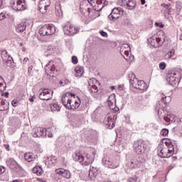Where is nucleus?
Masks as SVG:
<instances>
[{
  "mask_svg": "<svg viewBox=\"0 0 182 182\" xmlns=\"http://www.w3.org/2000/svg\"><path fill=\"white\" fill-rule=\"evenodd\" d=\"M164 144H166L167 148H161V146L158 149V156L161 157V159H168L174 154V145L171 143L170 139H167Z\"/></svg>",
  "mask_w": 182,
  "mask_h": 182,
  "instance_id": "1",
  "label": "nucleus"
},
{
  "mask_svg": "<svg viewBox=\"0 0 182 182\" xmlns=\"http://www.w3.org/2000/svg\"><path fill=\"white\" fill-rule=\"evenodd\" d=\"M56 32V27L53 24H46L41 26L38 31L41 36H46V35H53Z\"/></svg>",
  "mask_w": 182,
  "mask_h": 182,
  "instance_id": "2",
  "label": "nucleus"
},
{
  "mask_svg": "<svg viewBox=\"0 0 182 182\" xmlns=\"http://www.w3.org/2000/svg\"><path fill=\"white\" fill-rule=\"evenodd\" d=\"M102 161L105 167L112 169L117 168L120 164L119 159H112L111 158L104 157Z\"/></svg>",
  "mask_w": 182,
  "mask_h": 182,
  "instance_id": "3",
  "label": "nucleus"
},
{
  "mask_svg": "<svg viewBox=\"0 0 182 182\" xmlns=\"http://www.w3.org/2000/svg\"><path fill=\"white\" fill-rule=\"evenodd\" d=\"M133 149L134 151L136 154H144V153L146 151V144L144 143V141L139 139L137 141H135L133 144Z\"/></svg>",
  "mask_w": 182,
  "mask_h": 182,
  "instance_id": "4",
  "label": "nucleus"
},
{
  "mask_svg": "<svg viewBox=\"0 0 182 182\" xmlns=\"http://www.w3.org/2000/svg\"><path fill=\"white\" fill-rule=\"evenodd\" d=\"M73 157L75 161H78L80 164H84L85 166H88V164L93 163V158H89V156L85 157L80 154L75 153Z\"/></svg>",
  "mask_w": 182,
  "mask_h": 182,
  "instance_id": "5",
  "label": "nucleus"
},
{
  "mask_svg": "<svg viewBox=\"0 0 182 182\" xmlns=\"http://www.w3.org/2000/svg\"><path fill=\"white\" fill-rule=\"evenodd\" d=\"M11 6L14 11H25L26 10V4H25V1H23L22 0H18L15 3V0L11 1Z\"/></svg>",
  "mask_w": 182,
  "mask_h": 182,
  "instance_id": "6",
  "label": "nucleus"
},
{
  "mask_svg": "<svg viewBox=\"0 0 182 182\" xmlns=\"http://www.w3.org/2000/svg\"><path fill=\"white\" fill-rule=\"evenodd\" d=\"M176 76L177 73L173 71V70H168L166 74V82H168L171 86H176V84L177 83Z\"/></svg>",
  "mask_w": 182,
  "mask_h": 182,
  "instance_id": "7",
  "label": "nucleus"
},
{
  "mask_svg": "<svg viewBox=\"0 0 182 182\" xmlns=\"http://www.w3.org/2000/svg\"><path fill=\"white\" fill-rule=\"evenodd\" d=\"M131 85L134 89H137L138 90H146L147 89V84L143 80H139L137 78L131 80Z\"/></svg>",
  "mask_w": 182,
  "mask_h": 182,
  "instance_id": "8",
  "label": "nucleus"
},
{
  "mask_svg": "<svg viewBox=\"0 0 182 182\" xmlns=\"http://www.w3.org/2000/svg\"><path fill=\"white\" fill-rule=\"evenodd\" d=\"M55 173L58 174V176L63 177V178H66V180H70V178H72V173L68 169L58 168L55 169Z\"/></svg>",
  "mask_w": 182,
  "mask_h": 182,
  "instance_id": "9",
  "label": "nucleus"
},
{
  "mask_svg": "<svg viewBox=\"0 0 182 182\" xmlns=\"http://www.w3.org/2000/svg\"><path fill=\"white\" fill-rule=\"evenodd\" d=\"M118 5L119 6H124L127 9H134L136 7V1L135 0H119Z\"/></svg>",
  "mask_w": 182,
  "mask_h": 182,
  "instance_id": "10",
  "label": "nucleus"
},
{
  "mask_svg": "<svg viewBox=\"0 0 182 182\" xmlns=\"http://www.w3.org/2000/svg\"><path fill=\"white\" fill-rule=\"evenodd\" d=\"M148 42L149 45L154 48H159V46H161L163 43H164V41H161V38L154 36L148 38Z\"/></svg>",
  "mask_w": 182,
  "mask_h": 182,
  "instance_id": "11",
  "label": "nucleus"
},
{
  "mask_svg": "<svg viewBox=\"0 0 182 182\" xmlns=\"http://www.w3.org/2000/svg\"><path fill=\"white\" fill-rule=\"evenodd\" d=\"M120 12H123V10H122V8L117 7L114 8L112 10L111 14L108 16V18L110 21H113V22L117 21L119 18H120Z\"/></svg>",
  "mask_w": 182,
  "mask_h": 182,
  "instance_id": "12",
  "label": "nucleus"
},
{
  "mask_svg": "<svg viewBox=\"0 0 182 182\" xmlns=\"http://www.w3.org/2000/svg\"><path fill=\"white\" fill-rule=\"evenodd\" d=\"M46 129L42 127H36L33 129L32 136L34 137H46L48 134Z\"/></svg>",
  "mask_w": 182,
  "mask_h": 182,
  "instance_id": "13",
  "label": "nucleus"
},
{
  "mask_svg": "<svg viewBox=\"0 0 182 182\" xmlns=\"http://www.w3.org/2000/svg\"><path fill=\"white\" fill-rule=\"evenodd\" d=\"M48 6H50V0H41L38 3V10L43 14H46Z\"/></svg>",
  "mask_w": 182,
  "mask_h": 182,
  "instance_id": "14",
  "label": "nucleus"
},
{
  "mask_svg": "<svg viewBox=\"0 0 182 182\" xmlns=\"http://www.w3.org/2000/svg\"><path fill=\"white\" fill-rule=\"evenodd\" d=\"M53 95V91L48 89H44L39 94L38 97L41 100H50L52 99V95Z\"/></svg>",
  "mask_w": 182,
  "mask_h": 182,
  "instance_id": "15",
  "label": "nucleus"
},
{
  "mask_svg": "<svg viewBox=\"0 0 182 182\" xmlns=\"http://www.w3.org/2000/svg\"><path fill=\"white\" fill-rule=\"evenodd\" d=\"M45 70L47 75H50L52 72H58L53 61L48 62V63L45 66Z\"/></svg>",
  "mask_w": 182,
  "mask_h": 182,
  "instance_id": "16",
  "label": "nucleus"
},
{
  "mask_svg": "<svg viewBox=\"0 0 182 182\" xmlns=\"http://www.w3.org/2000/svg\"><path fill=\"white\" fill-rule=\"evenodd\" d=\"M130 49V46H129L128 44H124L123 46L121 47L120 48V54L122 55V56L124 58V59H125V60L129 61V58H126L125 56H129V50H124V49ZM125 55V56H124Z\"/></svg>",
  "mask_w": 182,
  "mask_h": 182,
  "instance_id": "17",
  "label": "nucleus"
},
{
  "mask_svg": "<svg viewBox=\"0 0 182 182\" xmlns=\"http://www.w3.org/2000/svg\"><path fill=\"white\" fill-rule=\"evenodd\" d=\"M161 102H158L157 106L159 109H164V107L167 105V101L166 100L167 99V97L164 94H161Z\"/></svg>",
  "mask_w": 182,
  "mask_h": 182,
  "instance_id": "18",
  "label": "nucleus"
},
{
  "mask_svg": "<svg viewBox=\"0 0 182 182\" xmlns=\"http://www.w3.org/2000/svg\"><path fill=\"white\" fill-rule=\"evenodd\" d=\"M6 165L8 166V167H9V168H11V170H15V168H16V167H18V163L16 162L14 159L10 158L9 159H8L6 161Z\"/></svg>",
  "mask_w": 182,
  "mask_h": 182,
  "instance_id": "19",
  "label": "nucleus"
},
{
  "mask_svg": "<svg viewBox=\"0 0 182 182\" xmlns=\"http://www.w3.org/2000/svg\"><path fill=\"white\" fill-rule=\"evenodd\" d=\"M140 166H141V162H140L137 158H134L131 160L129 165L130 168H139Z\"/></svg>",
  "mask_w": 182,
  "mask_h": 182,
  "instance_id": "20",
  "label": "nucleus"
},
{
  "mask_svg": "<svg viewBox=\"0 0 182 182\" xmlns=\"http://www.w3.org/2000/svg\"><path fill=\"white\" fill-rule=\"evenodd\" d=\"M88 84H89L88 89L92 94L97 93V92H99V90L97 89V86L93 84L92 80H88Z\"/></svg>",
  "mask_w": 182,
  "mask_h": 182,
  "instance_id": "21",
  "label": "nucleus"
},
{
  "mask_svg": "<svg viewBox=\"0 0 182 182\" xmlns=\"http://www.w3.org/2000/svg\"><path fill=\"white\" fill-rule=\"evenodd\" d=\"M97 171H99V168L90 166L88 175L90 178L96 177V176H97Z\"/></svg>",
  "mask_w": 182,
  "mask_h": 182,
  "instance_id": "22",
  "label": "nucleus"
},
{
  "mask_svg": "<svg viewBox=\"0 0 182 182\" xmlns=\"http://www.w3.org/2000/svg\"><path fill=\"white\" fill-rule=\"evenodd\" d=\"M105 124L106 126H108V129H113L114 127V125L116 124V122L114 121H112V117H109L107 119H105Z\"/></svg>",
  "mask_w": 182,
  "mask_h": 182,
  "instance_id": "23",
  "label": "nucleus"
},
{
  "mask_svg": "<svg viewBox=\"0 0 182 182\" xmlns=\"http://www.w3.org/2000/svg\"><path fill=\"white\" fill-rule=\"evenodd\" d=\"M77 100L75 99V97L73 98V103H74V105H71V109L73 110H75V109H77L80 106V104L82 103V101L80 100V98L79 97H77Z\"/></svg>",
  "mask_w": 182,
  "mask_h": 182,
  "instance_id": "24",
  "label": "nucleus"
},
{
  "mask_svg": "<svg viewBox=\"0 0 182 182\" xmlns=\"http://www.w3.org/2000/svg\"><path fill=\"white\" fill-rule=\"evenodd\" d=\"M164 119L166 123H169V124H171V123H174V122H176V115L169 114L166 117H164Z\"/></svg>",
  "mask_w": 182,
  "mask_h": 182,
  "instance_id": "25",
  "label": "nucleus"
},
{
  "mask_svg": "<svg viewBox=\"0 0 182 182\" xmlns=\"http://www.w3.org/2000/svg\"><path fill=\"white\" fill-rule=\"evenodd\" d=\"M66 35H75V33H77L79 32V29L76 28L75 26L71 24V28H70V31H68V28H65Z\"/></svg>",
  "mask_w": 182,
  "mask_h": 182,
  "instance_id": "26",
  "label": "nucleus"
},
{
  "mask_svg": "<svg viewBox=\"0 0 182 182\" xmlns=\"http://www.w3.org/2000/svg\"><path fill=\"white\" fill-rule=\"evenodd\" d=\"M26 29V23L21 22L16 25V30L17 32H23Z\"/></svg>",
  "mask_w": 182,
  "mask_h": 182,
  "instance_id": "27",
  "label": "nucleus"
},
{
  "mask_svg": "<svg viewBox=\"0 0 182 182\" xmlns=\"http://www.w3.org/2000/svg\"><path fill=\"white\" fill-rule=\"evenodd\" d=\"M75 94L71 93V96L69 97V100L67 101L66 104L63 105L65 107H66V109H72V103L73 102V97H75Z\"/></svg>",
  "mask_w": 182,
  "mask_h": 182,
  "instance_id": "28",
  "label": "nucleus"
},
{
  "mask_svg": "<svg viewBox=\"0 0 182 182\" xmlns=\"http://www.w3.org/2000/svg\"><path fill=\"white\" fill-rule=\"evenodd\" d=\"M11 121L12 122V124L14 126H16V129H19V127L21 126V119H19L18 117H11Z\"/></svg>",
  "mask_w": 182,
  "mask_h": 182,
  "instance_id": "29",
  "label": "nucleus"
},
{
  "mask_svg": "<svg viewBox=\"0 0 182 182\" xmlns=\"http://www.w3.org/2000/svg\"><path fill=\"white\" fill-rule=\"evenodd\" d=\"M55 15L56 16H62V9H60V1H57L55 4Z\"/></svg>",
  "mask_w": 182,
  "mask_h": 182,
  "instance_id": "30",
  "label": "nucleus"
},
{
  "mask_svg": "<svg viewBox=\"0 0 182 182\" xmlns=\"http://www.w3.org/2000/svg\"><path fill=\"white\" fill-rule=\"evenodd\" d=\"M102 4H103V5L100 7V9H95L94 11L99 12V11H102V9L103 8V6H106L109 5V2L106 0H102ZM87 9L89 15H90L92 11H93V10H92V9H90V8H87Z\"/></svg>",
  "mask_w": 182,
  "mask_h": 182,
  "instance_id": "31",
  "label": "nucleus"
},
{
  "mask_svg": "<svg viewBox=\"0 0 182 182\" xmlns=\"http://www.w3.org/2000/svg\"><path fill=\"white\" fill-rule=\"evenodd\" d=\"M70 96H72V92H67L62 96L61 102L63 105L68 102Z\"/></svg>",
  "mask_w": 182,
  "mask_h": 182,
  "instance_id": "32",
  "label": "nucleus"
},
{
  "mask_svg": "<svg viewBox=\"0 0 182 182\" xmlns=\"http://www.w3.org/2000/svg\"><path fill=\"white\" fill-rule=\"evenodd\" d=\"M24 159L26 161H28V163H31V161H33V160L35 159V158L33 157V154L31 152L26 153L24 154Z\"/></svg>",
  "mask_w": 182,
  "mask_h": 182,
  "instance_id": "33",
  "label": "nucleus"
},
{
  "mask_svg": "<svg viewBox=\"0 0 182 182\" xmlns=\"http://www.w3.org/2000/svg\"><path fill=\"white\" fill-rule=\"evenodd\" d=\"M9 102H8L6 100H3L1 101V104H0V112H4V110H6V109H9Z\"/></svg>",
  "mask_w": 182,
  "mask_h": 182,
  "instance_id": "34",
  "label": "nucleus"
},
{
  "mask_svg": "<svg viewBox=\"0 0 182 182\" xmlns=\"http://www.w3.org/2000/svg\"><path fill=\"white\" fill-rule=\"evenodd\" d=\"M51 112H60V105L57 102L50 105Z\"/></svg>",
  "mask_w": 182,
  "mask_h": 182,
  "instance_id": "35",
  "label": "nucleus"
},
{
  "mask_svg": "<svg viewBox=\"0 0 182 182\" xmlns=\"http://www.w3.org/2000/svg\"><path fill=\"white\" fill-rule=\"evenodd\" d=\"M0 53L2 58V60H6L9 54H8V51L4 48H0Z\"/></svg>",
  "mask_w": 182,
  "mask_h": 182,
  "instance_id": "36",
  "label": "nucleus"
},
{
  "mask_svg": "<svg viewBox=\"0 0 182 182\" xmlns=\"http://www.w3.org/2000/svg\"><path fill=\"white\" fill-rule=\"evenodd\" d=\"M146 106H147V102L146 101L144 100H141L139 101V102L138 103V105H136V109L138 110H143L144 107H146Z\"/></svg>",
  "mask_w": 182,
  "mask_h": 182,
  "instance_id": "37",
  "label": "nucleus"
},
{
  "mask_svg": "<svg viewBox=\"0 0 182 182\" xmlns=\"http://www.w3.org/2000/svg\"><path fill=\"white\" fill-rule=\"evenodd\" d=\"M42 167L37 166L33 168V173L37 174V176H42Z\"/></svg>",
  "mask_w": 182,
  "mask_h": 182,
  "instance_id": "38",
  "label": "nucleus"
},
{
  "mask_svg": "<svg viewBox=\"0 0 182 182\" xmlns=\"http://www.w3.org/2000/svg\"><path fill=\"white\" fill-rule=\"evenodd\" d=\"M97 0H85L82 1V4H80V8H83L84 5L88 4V5H93L95 2L97 3Z\"/></svg>",
  "mask_w": 182,
  "mask_h": 182,
  "instance_id": "39",
  "label": "nucleus"
},
{
  "mask_svg": "<svg viewBox=\"0 0 182 182\" xmlns=\"http://www.w3.org/2000/svg\"><path fill=\"white\" fill-rule=\"evenodd\" d=\"M175 52L176 50L174 48L171 49V50L166 54L165 58L166 59H171V57L174 56Z\"/></svg>",
  "mask_w": 182,
  "mask_h": 182,
  "instance_id": "40",
  "label": "nucleus"
},
{
  "mask_svg": "<svg viewBox=\"0 0 182 182\" xmlns=\"http://www.w3.org/2000/svg\"><path fill=\"white\" fill-rule=\"evenodd\" d=\"M108 106L109 107H110V109H114L115 112H117L119 110V107H114V106H116V102L109 101Z\"/></svg>",
  "mask_w": 182,
  "mask_h": 182,
  "instance_id": "41",
  "label": "nucleus"
},
{
  "mask_svg": "<svg viewBox=\"0 0 182 182\" xmlns=\"http://www.w3.org/2000/svg\"><path fill=\"white\" fill-rule=\"evenodd\" d=\"M2 83H5V80H4V77L0 76V92H5V90H6V84H5V86L3 87V88H1Z\"/></svg>",
  "mask_w": 182,
  "mask_h": 182,
  "instance_id": "42",
  "label": "nucleus"
},
{
  "mask_svg": "<svg viewBox=\"0 0 182 182\" xmlns=\"http://www.w3.org/2000/svg\"><path fill=\"white\" fill-rule=\"evenodd\" d=\"M71 27H72V24L70 23H68L67 24H65L63 26V32H64L65 35H66V30H65V28H67L68 32H70Z\"/></svg>",
  "mask_w": 182,
  "mask_h": 182,
  "instance_id": "43",
  "label": "nucleus"
},
{
  "mask_svg": "<svg viewBox=\"0 0 182 182\" xmlns=\"http://www.w3.org/2000/svg\"><path fill=\"white\" fill-rule=\"evenodd\" d=\"M128 77L129 79V83L130 85H132V81L133 82V80H134L135 79H137L136 77V75H134V73H130L128 75Z\"/></svg>",
  "mask_w": 182,
  "mask_h": 182,
  "instance_id": "44",
  "label": "nucleus"
},
{
  "mask_svg": "<svg viewBox=\"0 0 182 182\" xmlns=\"http://www.w3.org/2000/svg\"><path fill=\"white\" fill-rule=\"evenodd\" d=\"M4 62H6L7 65H11L12 63V61L14 62V58L11 56V55H8L7 58L6 60H3Z\"/></svg>",
  "mask_w": 182,
  "mask_h": 182,
  "instance_id": "45",
  "label": "nucleus"
},
{
  "mask_svg": "<svg viewBox=\"0 0 182 182\" xmlns=\"http://www.w3.org/2000/svg\"><path fill=\"white\" fill-rule=\"evenodd\" d=\"M81 106H82L83 109H89V107L90 106V103H89V100L82 102Z\"/></svg>",
  "mask_w": 182,
  "mask_h": 182,
  "instance_id": "46",
  "label": "nucleus"
},
{
  "mask_svg": "<svg viewBox=\"0 0 182 182\" xmlns=\"http://www.w3.org/2000/svg\"><path fill=\"white\" fill-rule=\"evenodd\" d=\"M107 102H116V95H110L107 98Z\"/></svg>",
  "mask_w": 182,
  "mask_h": 182,
  "instance_id": "47",
  "label": "nucleus"
},
{
  "mask_svg": "<svg viewBox=\"0 0 182 182\" xmlns=\"http://www.w3.org/2000/svg\"><path fill=\"white\" fill-rule=\"evenodd\" d=\"M161 136H163L164 137H166V136L168 135V129H163L160 132Z\"/></svg>",
  "mask_w": 182,
  "mask_h": 182,
  "instance_id": "48",
  "label": "nucleus"
},
{
  "mask_svg": "<svg viewBox=\"0 0 182 182\" xmlns=\"http://www.w3.org/2000/svg\"><path fill=\"white\" fill-rule=\"evenodd\" d=\"M35 70L33 69V65H31L28 67V74L30 75V76H32V75H33V71Z\"/></svg>",
  "mask_w": 182,
  "mask_h": 182,
  "instance_id": "49",
  "label": "nucleus"
},
{
  "mask_svg": "<svg viewBox=\"0 0 182 182\" xmlns=\"http://www.w3.org/2000/svg\"><path fill=\"white\" fill-rule=\"evenodd\" d=\"M77 62H79V60H77V57L73 55L72 57V63L74 64V65H77Z\"/></svg>",
  "mask_w": 182,
  "mask_h": 182,
  "instance_id": "50",
  "label": "nucleus"
},
{
  "mask_svg": "<svg viewBox=\"0 0 182 182\" xmlns=\"http://www.w3.org/2000/svg\"><path fill=\"white\" fill-rule=\"evenodd\" d=\"M159 69H161V70H164V69H166V63L161 62L159 63Z\"/></svg>",
  "mask_w": 182,
  "mask_h": 182,
  "instance_id": "51",
  "label": "nucleus"
},
{
  "mask_svg": "<svg viewBox=\"0 0 182 182\" xmlns=\"http://www.w3.org/2000/svg\"><path fill=\"white\" fill-rule=\"evenodd\" d=\"M137 181V177L136 176H132L131 178H128L127 182H136Z\"/></svg>",
  "mask_w": 182,
  "mask_h": 182,
  "instance_id": "52",
  "label": "nucleus"
},
{
  "mask_svg": "<svg viewBox=\"0 0 182 182\" xmlns=\"http://www.w3.org/2000/svg\"><path fill=\"white\" fill-rule=\"evenodd\" d=\"M75 70L76 73H77L78 75L82 74L83 72V70L82 68H80V67L75 68Z\"/></svg>",
  "mask_w": 182,
  "mask_h": 182,
  "instance_id": "53",
  "label": "nucleus"
},
{
  "mask_svg": "<svg viewBox=\"0 0 182 182\" xmlns=\"http://www.w3.org/2000/svg\"><path fill=\"white\" fill-rule=\"evenodd\" d=\"M161 6H163V8H165V9L169 10L170 9V6H171V4H166L164 3H162L161 4Z\"/></svg>",
  "mask_w": 182,
  "mask_h": 182,
  "instance_id": "54",
  "label": "nucleus"
},
{
  "mask_svg": "<svg viewBox=\"0 0 182 182\" xmlns=\"http://www.w3.org/2000/svg\"><path fill=\"white\" fill-rule=\"evenodd\" d=\"M48 161L51 163V164H55L56 163V159L53 158V159H47Z\"/></svg>",
  "mask_w": 182,
  "mask_h": 182,
  "instance_id": "55",
  "label": "nucleus"
},
{
  "mask_svg": "<svg viewBox=\"0 0 182 182\" xmlns=\"http://www.w3.org/2000/svg\"><path fill=\"white\" fill-rule=\"evenodd\" d=\"M100 33L101 36H104L105 38H107V33H106V31H100Z\"/></svg>",
  "mask_w": 182,
  "mask_h": 182,
  "instance_id": "56",
  "label": "nucleus"
},
{
  "mask_svg": "<svg viewBox=\"0 0 182 182\" xmlns=\"http://www.w3.org/2000/svg\"><path fill=\"white\" fill-rule=\"evenodd\" d=\"M155 26H159V28H163L164 26V24H163L162 23L156 22Z\"/></svg>",
  "mask_w": 182,
  "mask_h": 182,
  "instance_id": "57",
  "label": "nucleus"
},
{
  "mask_svg": "<svg viewBox=\"0 0 182 182\" xmlns=\"http://www.w3.org/2000/svg\"><path fill=\"white\" fill-rule=\"evenodd\" d=\"M5 167L0 166V176L1 174H4V172L5 171Z\"/></svg>",
  "mask_w": 182,
  "mask_h": 182,
  "instance_id": "58",
  "label": "nucleus"
},
{
  "mask_svg": "<svg viewBox=\"0 0 182 182\" xmlns=\"http://www.w3.org/2000/svg\"><path fill=\"white\" fill-rule=\"evenodd\" d=\"M11 105L12 106H14V107H16V106H18V102H16V100H13L11 102Z\"/></svg>",
  "mask_w": 182,
  "mask_h": 182,
  "instance_id": "59",
  "label": "nucleus"
},
{
  "mask_svg": "<svg viewBox=\"0 0 182 182\" xmlns=\"http://www.w3.org/2000/svg\"><path fill=\"white\" fill-rule=\"evenodd\" d=\"M46 50H48V51H52V50H53V48L52 47V46H47L46 47Z\"/></svg>",
  "mask_w": 182,
  "mask_h": 182,
  "instance_id": "60",
  "label": "nucleus"
},
{
  "mask_svg": "<svg viewBox=\"0 0 182 182\" xmlns=\"http://www.w3.org/2000/svg\"><path fill=\"white\" fill-rule=\"evenodd\" d=\"M1 96H4V97H9V92H6L4 94H2Z\"/></svg>",
  "mask_w": 182,
  "mask_h": 182,
  "instance_id": "61",
  "label": "nucleus"
},
{
  "mask_svg": "<svg viewBox=\"0 0 182 182\" xmlns=\"http://www.w3.org/2000/svg\"><path fill=\"white\" fill-rule=\"evenodd\" d=\"M4 146L7 151H9V144H4Z\"/></svg>",
  "mask_w": 182,
  "mask_h": 182,
  "instance_id": "62",
  "label": "nucleus"
},
{
  "mask_svg": "<svg viewBox=\"0 0 182 182\" xmlns=\"http://www.w3.org/2000/svg\"><path fill=\"white\" fill-rule=\"evenodd\" d=\"M103 4V0H97V5H102Z\"/></svg>",
  "mask_w": 182,
  "mask_h": 182,
  "instance_id": "63",
  "label": "nucleus"
},
{
  "mask_svg": "<svg viewBox=\"0 0 182 182\" xmlns=\"http://www.w3.org/2000/svg\"><path fill=\"white\" fill-rule=\"evenodd\" d=\"M112 119V122H116V120H117V115H114Z\"/></svg>",
  "mask_w": 182,
  "mask_h": 182,
  "instance_id": "64",
  "label": "nucleus"
}]
</instances>
